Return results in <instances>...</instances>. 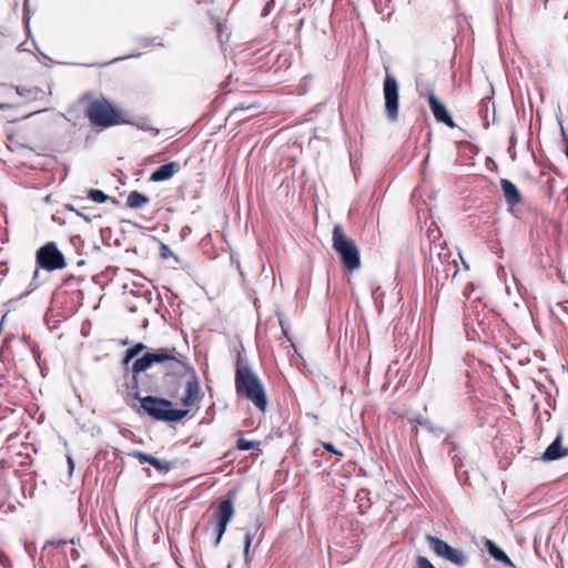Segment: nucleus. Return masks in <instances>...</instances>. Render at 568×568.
<instances>
[{
    "mask_svg": "<svg viewBox=\"0 0 568 568\" xmlns=\"http://www.w3.org/2000/svg\"><path fill=\"white\" fill-rule=\"evenodd\" d=\"M175 348H158L146 352L142 357L138 358L132 366L133 388L138 389L136 375L145 372L154 364H163L166 375H185L191 374L192 368L180 357L176 356Z\"/></svg>",
    "mask_w": 568,
    "mask_h": 568,
    "instance_id": "1",
    "label": "nucleus"
},
{
    "mask_svg": "<svg viewBox=\"0 0 568 568\" xmlns=\"http://www.w3.org/2000/svg\"><path fill=\"white\" fill-rule=\"evenodd\" d=\"M235 389L237 395L251 400L261 412L266 410L267 399L264 387L258 376L251 368L237 366Z\"/></svg>",
    "mask_w": 568,
    "mask_h": 568,
    "instance_id": "2",
    "label": "nucleus"
},
{
    "mask_svg": "<svg viewBox=\"0 0 568 568\" xmlns=\"http://www.w3.org/2000/svg\"><path fill=\"white\" fill-rule=\"evenodd\" d=\"M85 115L93 125L101 128H110L121 122V111L105 98L89 101Z\"/></svg>",
    "mask_w": 568,
    "mask_h": 568,
    "instance_id": "3",
    "label": "nucleus"
},
{
    "mask_svg": "<svg viewBox=\"0 0 568 568\" xmlns=\"http://www.w3.org/2000/svg\"><path fill=\"white\" fill-rule=\"evenodd\" d=\"M333 248L341 256L342 263L349 272L357 270L361 265L359 251L355 242L347 237L339 224L333 229Z\"/></svg>",
    "mask_w": 568,
    "mask_h": 568,
    "instance_id": "4",
    "label": "nucleus"
},
{
    "mask_svg": "<svg viewBox=\"0 0 568 568\" xmlns=\"http://www.w3.org/2000/svg\"><path fill=\"white\" fill-rule=\"evenodd\" d=\"M140 402L143 410L158 420L178 422L189 413L186 409H175L170 400L155 396L140 398Z\"/></svg>",
    "mask_w": 568,
    "mask_h": 568,
    "instance_id": "5",
    "label": "nucleus"
},
{
    "mask_svg": "<svg viewBox=\"0 0 568 568\" xmlns=\"http://www.w3.org/2000/svg\"><path fill=\"white\" fill-rule=\"evenodd\" d=\"M236 493L231 490L229 493V499L223 500L219 504L216 511L214 513L215 526L214 531L216 534L215 546H217L226 531L229 523L232 520L234 516V506L232 498H234Z\"/></svg>",
    "mask_w": 568,
    "mask_h": 568,
    "instance_id": "6",
    "label": "nucleus"
},
{
    "mask_svg": "<svg viewBox=\"0 0 568 568\" xmlns=\"http://www.w3.org/2000/svg\"><path fill=\"white\" fill-rule=\"evenodd\" d=\"M427 541L432 550L440 558H444L457 566H464L467 557L463 550L449 546L446 541L430 536H427Z\"/></svg>",
    "mask_w": 568,
    "mask_h": 568,
    "instance_id": "7",
    "label": "nucleus"
},
{
    "mask_svg": "<svg viewBox=\"0 0 568 568\" xmlns=\"http://www.w3.org/2000/svg\"><path fill=\"white\" fill-rule=\"evenodd\" d=\"M37 262L41 267L48 271L65 267L64 257L53 242H49L39 248L37 252Z\"/></svg>",
    "mask_w": 568,
    "mask_h": 568,
    "instance_id": "8",
    "label": "nucleus"
},
{
    "mask_svg": "<svg viewBox=\"0 0 568 568\" xmlns=\"http://www.w3.org/2000/svg\"><path fill=\"white\" fill-rule=\"evenodd\" d=\"M384 99L387 118L395 121L398 116V83L395 77L386 74L384 80Z\"/></svg>",
    "mask_w": 568,
    "mask_h": 568,
    "instance_id": "9",
    "label": "nucleus"
},
{
    "mask_svg": "<svg viewBox=\"0 0 568 568\" xmlns=\"http://www.w3.org/2000/svg\"><path fill=\"white\" fill-rule=\"evenodd\" d=\"M417 90H418V94L420 97H426L427 100H428V103H429V108L435 116V119L438 121V122H443L445 123L446 125L450 126V128H454L455 126V123L452 119V116L449 115L446 106L439 102L437 100V98L435 97L434 94V91L430 87H425V88H422L418 83H417Z\"/></svg>",
    "mask_w": 568,
    "mask_h": 568,
    "instance_id": "10",
    "label": "nucleus"
},
{
    "mask_svg": "<svg viewBox=\"0 0 568 568\" xmlns=\"http://www.w3.org/2000/svg\"><path fill=\"white\" fill-rule=\"evenodd\" d=\"M201 399V387L194 371H191V378L186 382L185 395L181 403L184 406H193Z\"/></svg>",
    "mask_w": 568,
    "mask_h": 568,
    "instance_id": "11",
    "label": "nucleus"
},
{
    "mask_svg": "<svg viewBox=\"0 0 568 568\" xmlns=\"http://www.w3.org/2000/svg\"><path fill=\"white\" fill-rule=\"evenodd\" d=\"M130 456L136 458L141 464L148 463L152 465L159 473L166 474L173 468V463L161 460L152 455L145 454L140 450H133Z\"/></svg>",
    "mask_w": 568,
    "mask_h": 568,
    "instance_id": "12",
    "label": "nucleus"
},
{
    "mask_svg": "<svg viewBox=\"0 0 568 568\" xmlns=\"http://www.w3.org/2000/svg\"><path fill=\"white\" fill-rule=\"evenodd\" d=\"M568 456V447L562 445V435L558 434L555 440L546 448L542 460L552 462Z\"/></svg>",
    "mask_w": 568,
    "mask_h": 568,
    "instance_id": "13",
    "label": "nucleus"
},
{
    "mask_svg": "<svg viewBox=\"0 0 568 568\" xmlns=\"http://www.w3.org/2000/svg\"><path fill=\"white\" fill-rule=\"evenodd\" d=\"M500 186L507 204L515 206L521 202V194L511 181L501 179Z\"/></svg>",
    "mask_w": 568,
    "mask_h": 568,
    "instance_id": "14",
    "label": "nucleus"
},
{
    "mask_svg": "<svg viewBox=\"0 0 568 568\" xmlns=\"http://www.w3.org/2000/svg\"><path fill=\"white\" fill-rule=\"evenodd\" d=\"M180 170V164L178 162H170L159 166L154 172H152L150 180L153 182H162L170 180L176 172Z\"/></svg>",
    "mask_w": 568,
    "mask_h": 568,
    "instance_id": "15",
    "label": "nucleus"
},
{
    "mask_svg": "<svg viewBox=\"0 0 568 568\" xmlns=\"http://www.w3.org/2000/svg\"><path fill=\"white\" fill-rule=\"evenodd\" d=\"M485 547L488 554L497 561L503 562L506 566H513L509 557L490 539L485 540Z\"/></svg>",
    "mask_w": 568,
    "mask_h": 568,
    "instance_id": "16",
    "label": "nucleus"
},
{
    "mask_svg": "<svg viewBox=\"0 0 568 568\" xmlns=\"http://www.w3.org/2000/svg\"><path fill=\"white\" fill-rule=\"evenodd\" d=\"M150 199L139 191H132L126 197V206L130 209H141L149 204Z\"/></svg>",
    "mask_w": 568,
    "mask_h": 568,
    "instance_id": "17",
    "label": "nucleus"
},
{
    "mask_svg": "<svg viewBox=\"0 0 568 568\" xmlns=\"http://www.w3.org/2000/svg\"><path fill=\"white\" fill-rule=\"evenodd\" d=\"M260 525H256L253 529H247L245 532V540H244V556H248L250 547L252 545V541L255 537V534L258 529Z\"/></svg>",
    "mask_w": 568,
    "mask_h": 568,
    "instance_id": "18",
    "label": "nucleus"
},
{
    "mask_svg": "<svg viewBox=\"0 0 568 568\" xmlns=\"http://www.w3.org/2000/svg\"><path fill=\"white\" fill-rule=\"evenodd\" d=\"M258 447H260V442L247 440L243 437L239 438L236 442V448L240 450H250V449H254V448H258Z\"/></svg>",
    "mask_w": 568,
    "mask_h": 568,
    "instance_id": "19",
    "label": "nucleus"
},
{
    "mask_svg": "<svg viewBox=\"0 0 568 568\" xmlns=\"http://www.w3.org/2000/svg\"><path fill=\"white\" fill-rule=\"evenodd\" d=\"M88 196L89 199L97 203H104L109 199V196L104 192L95 189L90 190Z\"/></svg>",
    "mask_w": 568,
    "mask_h": 568,
    "instance_id": "20",
    "label": "nucleus"
},
{
    "mask_svg": "<svg viewBox=\"0 0 568 568\" xmlns=\"http://www.w3.org/2000/svg\"><path fill=\"white\" fill-rule=\"evenodd\" d=\"M145 348V345L142 343H138L132 348L126 351L124 363H128L132 358H134L140 352H142Z\"/></svg>",
    "mask_w": 568,
    "mask_h": 568,
    "instance_id": "21",
    "label": "nucleus"
},
{
    "mask_svg": "<svg viewBox=\"0 0 568 568\" xmlns=\"http://www.w3.org/2000/svg\"><path fill=\"white\" fill-rule=\"evenodd\" d=\"M419 425L437 436L443 434V429L440 427L432 425V423L428 420L419 422Z\"/></svg>",
    "mask_w": 568,
    "mask_h": 568,
    "instance_id": "22",
    "label": "nucleus"
},
{
    "mask_svg": "<svg viewBox=\"0 0 568 568\" xmlns=\"http://www.w3.org/2000/svg\"><path fill=\"white\" fill-rule=\"evenodd\" d=\"M160 255L164 260L173 256L178 261V256H175L171 248L164 243H161L160 245Z\"/></svg>",
    "mask_w": 568,
    "mask_h": 568,
    "instance_id": "23",
    "label": "nucleus"
},
{
    "mask_svg": "<svg viewBox=\"0 0 568 568\" xmlns=\"http://www.w3.org/2000/svg\"><path fill=\"white\" fill-rule=\"evenodd\" d=\"M416 565V568H435L434 565L424 556L417 557Z\"/></svg>",
    "mask_w": 568,
    "mask_h": 568,
    "instance_id": "24",
    "label": "nucleus"
},
{
    "mask_svg": "<svg viewBox=\"0 0 568 568\" xmlns=\"http://www.w3.org/2000/svg\"><path fill=\"white\" fill-rule=\"evenodd\" d=\"M323 447L327 450V452H331V453H334L335 455H338V456H343V453L335 449V447L333 446V444L331 443H324L323 444Z\"/></svg>",
    "mask_w": 568,
    "mask_h": 568,
    "instance_id": "25",
    "label": "nucleus"
},
{
    "mask_svg": "<svg viewBox=\"0 0 568 568\" xmlns=\"http://www.w3.org/2000/svg\"><path fill=\"white\" fill-rule=\"evenodd\" d=\"M245 110H246V109H244V108H235V109L231 112L230 116L235 118V119H239V118L241 116V113H242L243 111H245Z\"/></svg>",
    "mask_w": 568,
    "mask_h": 568,
    "instance_id": "26",
    "label": "nucleus"
},
{
    "mask_svg": "<svg viewBox=\"0 0 568 568\" xmlns=\"http://www.w3.org/2000/svg\"><path fill=\"white\" fill-rule=\"evenodd\" d=\"M67 209L70 211H74L79 216L83 217L85 221H90L91 219L85 215V213H81L80 211H77L72 205H67Z\"/></svg>",
    "mask_w": 568,
    "mask_h": 568,
    "instance_id": "27",
    "label": "nucleus"
},
{
    "mask_svg": "<svg viewBox=\"0 0 568 568\" xmlns=\"http://www.w3.org/2000/svg\"><path fill=\"white\" fill-rule=\"evenodd\" d=\"M70 557L72 558V560H78L79 557H80V554H79V551L75 548H71L70 549Z\"/></svg>",
    "mask_w": 568,
    "mask_h": 568,
    "instance_id": "28",
    "label": "nucleus"
},
{
    "mask_svg": "<svg viewBox=\"0 0 568 568\" xmlns=\"http://www.w3.org/2000/svg\"><path fill=\"white\" fill-rule=\"evenodd\" d=\"M16 91H17V94H19V95H29V94H31V90H28V89L17 88Z\"/></svg>",
    "mask_w": 568,
    "mask_h": 568,
    "instance_id": "29",
    "label": "nucleus"
},
{
    "mask_svg": "<svg viewBox=\"0 0 568 568\" xmlns=\"http://www.w3.org/2000/svg\"><path fill=\"white\" fill-rule=\"evenodd\" d=\"M67 459H68V465H69L70 473H72L73 469H74V460H73V458L70 455L67 456Z\"/></svg>",
    "mask_w": 568,
    "mask_h": 568,
    "instance_id": "30",
    "label": "nucleus"
},
{
    "mask_svg": "<svg viewBox=\"0 0 568 568\" xmlns=\"http://www.w3.org/2000/svg\"><path fill=\"white\" fill-rule=\"evenodd\" d=\"M50 544H51V545H54V546H57V547H60V546H64V545H67V544H68V541H67V540H58V541H52V542H50Z\"/></svg>",
    "mask_w": 568,
    "mask_h": 568,
    "instance_id": "31",
    "label": "nucleus"
},
{
    "mask_svg": "<svg viewBox=\"0 0 568 568\" xmlns=\"http://www.w3.org/2000/svg\"><path fill=\"white\" fill-rule=\"evenodd\" d=\"M8 106H9V105H8V104H6V103H0V109H1V110H2V109H4V108H8Z\"/></svg>",
    "mask_w": 568,
    "mask_h": 568,
    "instance_id": "32",
    "label": "nucleus"
}]
</instances>
